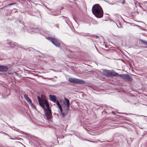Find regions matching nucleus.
Instances as JSON below:
<instances>
[{
  "label": "nucleus",
  "mask_w": 147,
  "mask_h": 147,
  "mask_svg": "<svg viewBox=\"0 0 147 147\" xmlns=\"http://www.w3.org/2000/svg\"><path fill=\"white\" fill-rule=\"evenodd\" d=\"M92 13L97 18H100L102 17L103 11L101 7L99 4L94 5L92 9Z\"/></svg>",
  "instance_id": "f257e3e1"
},
{
  "label": "nucleus",
  "mask_w": 147,
  "mask_h": 147,
  "mask_svg": "<svg viewBox=\"0 0 147 147\" xmlns=\"http://www.w3.org/2000/svg\"><path fill=\"white\" fill-rule=\"evenodd\" d=\"M41 98L38 96L37 98L40 105L43 108L44 111V113L45 116H46V99L44 100L42 98V95H41Z\"/></svg>",
  "instance_id": "f03ea898"
},
{
  "label": "nucleus",
  "mask_w": 147,
  "mask_h": 147,
  "mask_svg": "<svg viewBox=\"0 0 147 147\" xmlns=\"http://www.w3.org/2000/svg\"><path fill=\"white\" fill-rule=\"evenodd\" d=\"M27 30L28 32L31 33H33V32H37L40 33L44 36H46V32H45V30L43 28H42L40 29L34 28H28L27 29Z\"/></svg>",
  "instance_id": "7ed1b4c3"
},
{
  "label": "nucleus",
  "mask_w": 147,
  "mask_h": 147,
  "mask_svg": "<svg viewBox=\"0 0 147 147\" xmlns=\"http://www.w3.org/2000/svg\"><path fill=\"white\" fill-rule=\"evenodd\" d=\"M47 119L49 122L52 121V114L51 109H50L49 104L47 100Z\"/></svg>",
  "instance_id": "20e7f679"
},
{
  "label": "nucleus",
  "mask_w": 147,
  "mask_h": 147,
  "mask_svg": "<svg viewBox=\"0 0 147 147\" xmlns=\"http://www.w3.org/2000/svg\"><path fill=\"white\" fill-rule=\"evenodd\" d=\"M103 74L107 76H116L118 75V74L114 71L111 70H107L106 69L103 70Z\"/></svg>",
  "instance_id": "39448f33"
},
{
  "label": "nucleus",
  "mask_w": 147,
  "mask_h": 147,
  "mask_svg": "<svg viewBox=\"0 0 147 147\" xmlns=\"http://www.w3.org/2000/svg\"><path fill=\"white\" fill-rule=\"evenodd\" d=\"M68 80L71 83L77 84H84L85 83V82L83 80L73 78H69Z\"/></svg>",
  "instance_id": "423d86ee"
},
{
  "label": "nucleus",
  "mask_w": 147,
  "mask_h": 147,
  "mask_svg": "<svg viewBox=\"0 0 147 147\" xmlns=\"http://www.w3.org/2000/svg\"><path fill=\"white\" fill-rule=\"evenodd\" d=\"M47 39L51 41L57 47L60 46V42L56 38L51 37H47Z\"/></svg>",
  "instance_id": "0eeeda50"
},
{
  "label": "nucleus",
  "mask_w": 147,
  "mask_h": 147,
  "mask_svg": "<svg viewBox=\"0 0 147 147\" xmlns=\"http://www.w3.org/2000/svg\"><path fill=\"white\" fill-rule=\"evenodd\" d=\"M117 76H120L121 78L127 81L131 82L132 80V78L128 74H121L119 75L118 74V75Z\"/></svg>",
  "instance_id": "6e6552de"
},
{
  "label": "nucleus",
  "mask_w": 147,
  "mask_h": 147,
  "mask_svg": "<svg viewBox=\"0 0 147 147\" xmlns=\"http://www.w3.org/2000/svg\"><path fill=\"white\" fill-rule=\"evenodd\" d=\"M17 45L18 44L16 43L8 41V42L5 44V46L9 47H14Z\"/></svg>",
  "instance_id": "1a4fd4ad"
},
{
  "label": "nucleus",
  "mask_w": 147,
  "mask_h": 147,
  "mask_svg": "<svg viewBox=\"0 0 147 147\" xmlns=\"http://www.w3.org/2000/svg\"><path fill=\"white\" fill-rule=\"evenodd\" d=\"M24 97L26 100L28 102L29 104L32 106L34 107L32 102L30 99L29 98L28 95L27 94H25Z\"/></svg>",
  "instance_id": "9d476101"
},
{
  "label": "nucleus",
  "mask_w": 147,
  "mask_h": 147,
  "mask_svg": "<svg viewBox=\"0 0 147 147\" xmlns=\"http://www.w3.org/2000/svg\"><path fill=\"white\" fill-rule=\"evenodd\" d=\"M8 70V67L5 65H0V71L6 72Z\"/></svg>",
  "instance_id": "9b49d317"
},
{
  "label": "nucleus",
  "mask_w": 147,
  "mask_h": 147,
  "mask_svg": "<svg viewBox=\"0 0 147 147\" xmlns=\"http://www.w3.org/2000/svg\"><path fill=\"white\" fill-rule=\"evenodd\" d=\"M64 103L65 105L66 106L67 108V110H68L69 107V99L67 98H64Z\"/></svg>",
  "instance_id": "f8f14e48"
},
{
  "label": "nucleus",
  "mask_w": 147,
  "mask_h": 147,
  "mask_svg": "<svg viewBox=\"0 0 147 147\" xmlns=\"http://www.w3.org/2000/svg\"><path fill=\"white\" fill-rule=\"evenodd\" d=\"M49 99L50 100L54 102H56L57 100H56L57 97L55 95H52L50 94Z\"/></svg>",
  "instance_id": "ddd939ff"
},
{
  "label": "nucleus",
  "mask_w": 147,
  "mask_h": 147,
  "mask_svg": "<svg viewBox=\"0 0 147 147\" xmlns=\"http://www.w3.org/2000/svg\"><path fill=\"white\" fill-rule=\"evenodd\" d=\"M55 103H56L60 111L61 112L62 111V108L59 101L58 100H57Z\"/></svg>",
  "instance_id": "4468645a"
},
{
  "label": "nucleus",
  "mask_w": 147,
  "mask_h": 147,
  "mask_svg": "<svg viewBox=\"0 0 147 147\" xmlns=\"http://www.w3.org/2000/svg\"><path fill=\"white\" fill-rule=\"evenodd\" d=\"M140 41L142 42V44L144 45H147V41L143 40H140Z\"/></svg>",
  "instance_id": "2eb2a0df"
},
{
  "label": "nucleus",
  "mask_w": 147,
  "mask_h": 147,
  "mask_svg": "<svg viewBox=\"0 0 147 147\" xmlns=\"http://www.w3.org/2000/svg\"><path fill=\"white\" fill-rule=\"evenodd\" d=\"M62 111H63L61 112L60 111V112H61V115H62V116L63 117H64L65 116V114L64 113H63L62 112Z\"/></svg>",
  "instance_id": "dca6fc26"
},
{
  "label": "nucleus",
  "mask_w": 147,
  "mask_h": 147,
  "mask_svg": "<svg viewBox=\"0 0 147 147\" xmlns=\"http://www.w3.org/2000/svg\"><path fill=\"white\" fill-rule=\"evenodd\" d=\"M20 23L22 24L24 26V22L23 21H19Z\"/></svg>",
  "instance_id": "f3484780"
},
{
  "label": "nucleus",
  "mask_w": 147,
  "mask_h": 147,
  "mask_svg": "<svg viewBox=\"0 0 147 147\" xmlns=\"http://www.w3.org/2000/svg\"><path fill=\"white\" fill-rule=\"evenodd\" d=\"M16 3H10V4H9V6H11V5H12L13 4H15Z\"/></svg>",
  "instance_id": "a211bd4d"
},
{
  "label": "nucleus",
  "mask_w": 147,
  "mask_h": 147,
  "mask_svg": "<svg viewBox=\"0 0 147 147\" xmlns=\"http://www.w3.org/2000/svg\"><path fill=\"white\" fill-rule=\"evenodd\" d=\"M17 129V130H16V131H20V132H22V133H24V132H23V131H20V130H19V129Z\"/></svg>",
  "instance_id": "6ab92c4d"
},
{
  "label": "nucleus",
  "mask_w": 147,
  "mask_h": 147,
  "mask_svg": "<svg viewBox=\"0 0 147 147\" xmlns=\"http://www.w3.org/2000/svg\"><path fill=\"white\" fill-rule=\"evenodd\" d=\"M90 142H92L93 143H96V142H95V141H89Z\"/></svg>",
  "instance_id": "aec40b11"
},
{
  "label": "nucleus",
  "mask_w": 147,
  "mask_h": 147,
  "mask_svg": "<svg viewBox=\"0 0 147 147\" xmlns=\"http://www.w3.org/2000/svg\"><path fill=\"white\" fill-rule=\"evenodd\" d=\"M22 30H24V27H22Z\"/></svg>",
  "instance_id": "412c9836"
},
{
  "label": "nucleus",
  "mask_w": 147,
  "mask_h": 147,
  "mask_svg": "<svg viewBox=\"0 0 147 147\" xmlns=\"http://www.w3.org/2000/svg\"><path fill=\"white\" fill-rule=\"evenodd\" d=\"M8 74H11V73H8Z\"/></svg>",
  "instance_id": "4be33fe9"
},
{
  "label": "nucleus",
  "mask_w": 147,
  "mask_h": 147,
  "mask_svg": "<svg viewBox=\"0 0 147 147\" xmlns=\"http://www.w3.org/2000/svg\"><path fill=\"white\" fill-rule=\"evenodd\" d=\"M145 3H146V4H147V2H145Z\"/></svg>",
  "instance_id": "5701e85b"
},
{
  "label": "nucleus",
  "mask_w": 147,
  "mask_h": 147,
  "mask_svg": "<svg viewBox=\"0 0 147 147\" xmlns=\"http://www.w3.org/2000/svg\"><path fill=\"white\" fill-rule=\"evenodd\" d=\"M141 116H143V115H141Z\"/></svg>",
  "instance_id": "b1692460"
},
{
  "label": "nucleus",
  "mask_w": 147,
  "mask_h": 147,
  "mask_svg": "<svg viewBox=\"0 0 147 147\" xmlns=\"http://www.w3.org/2000/svg\"><path fill=\"white\" fill-rule=\"evenodd\" d=\"M98 141L100 142V140H98Z\"/></svg>",
  "instance_id": "393cba45"
},
{
  "label": "nucleus",
  "mask_w": 147,
  "mask_h": 147,
  "mask_svg": "<svg viewBox=\"0 0 147 147\" xmlns=\"http://www.w3.org/2000/svg\"><path fill=\"white\" fill-rule=\"evenodd\" d=\"M146 7V8H147V6Z\"/></svg>",
  "instance_id": "a878e982"
}]
</instances>
